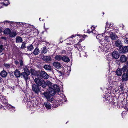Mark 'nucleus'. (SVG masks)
<instances>
[{"mask_svg":"<svg viewBox=\"0 0 128 128\" xmlns=\"http://www.w3.org/2000/svg\"><path fill=\"white\" fill-rule=\"evenodd\" d=\"M31 73L34 76L33 78L36 85H40V73L39 71H37L35 70L31 69Z\"/></svg>","mask_w":128,"mask_h":128,"instance_id":"1","label":"nucleus"},{"mask_svg":"<svg viewBox=\"0 0 128 128\" xmlns=\"http://www.w3.org/2000/svg\"><path fill=\"white\" fill-rule=\"evenodd\" d=\"M126 66V65L124 66L122 68H118L116 72V74L118 76H120L122 74V72H125L127 70Z\"/></svg>","mask_w":128,"mask_h":128,"instance_id":"2","label":"nucleus"},{"mask_svg":"<svg viewBox=\"0 0 128 128\" xmlns=\"http://www.w3.org/2000/svg\"><path fill=\"white\" fill-rule=\"evenodd\" d=\"M121 80L123 82H126L128 80V69L126 70V72H125L122 74Z\"/></svg>","mask_w":128,"mask_h":128,"instance_id":"3","label":"nucleus"},{"mask_svg":"<svg viewBox=\"0 0 128 128\" xmlns=\"http://www.w3.org/2000/svg\"><path fill=\"white\" fill-rule=\"evenodd\" d=\"M43 94L46 98L50 102H51V103H53L52 102L53 101L54 98L52 96L50 95L48 93L44 92Z\"/></svg>","mask_w":128,"mask_h":128,"instance_id":"4","label":"nucleus"},{"mask_svg":"<svg viewBox=\"0 0 128 128\" xmlns=\"http://www.w3.org/2000/svg\"><path fill=\"white\" fill-rule=\"evenodd\" d=\"M40 86V85L35 84L32 85V90L35 93H38L40 91V89L39 88Z\"/></svg>","mask_w":128,"mask_h":128,"instance_id":"5","label":"nucleus"},{"mask_svg":"<svg viewBox=\"0 0 128 128\" xmlns=\"http://www.w3.org/2000/svg\"><path fill=\"white\" fill-rule=\"evenodd\" d=\"M120 49V52L121 53L125 54L128 52V46H124Z\"/></svg>","mask_w":128,"mask_h":128,"instance_id":"6","label":"nucleus"},{"mask_svg":"<svg viewBox=\"0 0 128 128\" xmlns=\"http://www.w3.org/2000/svg\"><path fill=\"white\" fill-rule=\"evenodd\" d=\"M0 100L5 105L8 106V101L6 99V96H2L0 98Z\"/></svg>","mask_w":128,"mask_h":128,"instance_id":"7","label":"nucleus"},{"mask_svg":"<svg viewBox=\"0 0 128 128\" xmlns=\"http://www.w3.org/2000/svg\"><path fill=\"white\" fill-rule=\"evenodd\" d=\"M115 44L116 47L119 48H121L122 46V42L120 39H118L116 40L115 42Z\"/></svg>","mask_w":128,"mask_h":128,"instance_id":"8","label":"nucleus"},{"mask_svg":"<svg viewBox=\"0 0 128 128\" xmlns=\"http://www.w3.org/2000/svg\"><path fill=\"white\" fill-rule=\"evenodd\" d=\"M110 36L112 40H116L118 38L116 34L112 32L110 33Z\"/></svg>","mask_w":128,"mask_h":128,"instance_id":"9","label":"nucleus"},{"mask_svg":"<svg viewBox=\"0 0 128 128\" xmlns=\"http://www.w3.org/2000/svg\"><path fill=\"white\" fill-rule=\"evenodd\" d=\"M48 90V92H49L48 93L50 96H54L56 94V92L54 90L53 88L52 87H49Z\"/></svg>","mask_w":128,"mask_h":128,"instance_id":"10","label":"nucleus"},{"mask_svg":"<svg viewBox=\"0 0 128 128\" xmlns=\"http://www.w3.org/2000/svg\"><path fill=\"white\" fill-rule=\"evenodd\" d=\"M112 56L113 58L116 59L118 58L120 56V55L118 52L116 51H114L112 52Z\"/></svg>","mask_w":128,"mask_h":128,"instance_id":"11","label":"nucleus"},{"mask_svg":"<svg viewBox=\"0 0 128 128\" xmlns=\"http://www.w3.org/2000/svg\"><path fill=\"white\" fill-rule=\"evenodd\" d=\"M41 58L42 60L46 62H48L51 60V57L50 56H42Z\"/></svg>","mask_w":128,"mask_h":128,"instance_id":"12","label":"nucleus"},{"mask_svg":"<svg viewBox=\"0 0 128 128\" xmlns=\"http://www.w3.org/2000/svg\"><path fill=\"white\" fill-rule=\"evenodd\" d=\"M48 76V74L45 72L41 71L40 72V77H42L44 79H47Z\"/></svg>","mask_w":128,"mask_h":128,"instance_id":"13","label":"nucleus"},{"mask_svg":"<svg viewBox=\"0 0 128 128\" xmlns=\"http://www.w3.org/2000/svg\"><path fill=\"white\" fill-rule=\"evenodd\" d=\"M128 58L124 55H122L120 58V62L122 63L125 62L127 60Z\"/></svg>","mask_w":128,"mask_h":128,"instance_id":"14","label":"nucleus"},{"mask_svg":"<svg viewBox=\"0 0 128 128\" xmlns=\"http://www.w3.org/2000/svg\"><path fill=\"white\" fill-rule=\"evenodd\" d=\"M14 75L17 78L20 77L22 75V74H21L20 72L18 69H16L14 71Z\"/></svg>","mask_w":128,"mask_h":128,"instance_id":"15","label":"nucleus"},{"mask_svg":"<svg viewBox=\"0 0 128 128\" xmlns=\"http://www.w3.org/2000/svg\"><path fill=\"white\" fill-rule=\"evenodd\" d=\"M53 64L54 66L57 69H59L61 67V65L60 63L58 62H54Z\"/></svg>","mask_w":128,"mask_h":128,"instance_id":"16","label":"nucleus"},{"mask_svg":"<svg viewBox=\"0 0 128 128\" xmlns=\"http://www.w3.org/2000/svg\"><path fill=\"white\" fill-rule=\"evenodd\" d=\"M18 34V33L16 31H11L9 34V36L11 38L15 37Z\"/></svg>","mask_w":128,"mask_h":128,"instance_id":"17","label":"nucleus"},{"mask_svg":"<svg viewBox=\"0 0 128 128\" xmlns=\"http://www.w3.org/2000/svg\"><path fill=\"white\" fill-rule=\"evenodd\" d=\"M52 87V88H53L56 92H60L59 88L56 85H54Z\"/></svg>","mask_w":128,"mask_h":128,"instance_id":"18","label":"nucleus"},{"mask_svg":"<svg viewBox=\"0 0 128 128\" xmlns=\"http://www.w3.org/2000/svg\"><path fill=\"white\" fill-rule=\"evenodd\" d=\"M29 74H27L25 72H23L22 74V75L23 76L25 80L26 81L28 79V75Z\"/></svg>","mask_w":128,"mask_h":128,"instance_id":"19","label":"nucleus"},{"mask_svg":"<svg viewBox=\"0 0 128 128\" xmlns=\"http://www.w3.org/2000/svg\"><path fill=\"white\" fill-rule=\"evenodd\" d=\"M8 74L7 73L5 70H3L0 73V75L2 77L5 78Z\"/></svg>","mask_w":128,"mask_h":128,"instance_id":"20","label":"nucleus"},{"mask_svg":"<svg viewBox=\"0 0 128 128\" xmlns=\"http://www.w3.org/2000/svg\"><path fill=\"white\" fill-rule=\"evenodd\" d=\"M62 60L63 61L68 62L70 61V60L68 57L64 56L62 57Z\"/></svg>","mask_w":128,"mask_h":128,"instance_id":"21","label":"nucleus"},{"mask_svg":"<svg viewBox=\"0 0 128 128\" xmlns=\"http://www.w3.org/2000/svg\"><path fill=\"white\" fill-rule=\"evenodd\" d=\"M47 86V84L44 80H40V86L43 88H45Z\"/></svg>","mask_w":128,"mask_h":128,"instance_id":"22","label":"nucleus"},{"mask_svg":"<svg viewBox=\"0 0 128 128\" xmlns=\"http://www.w3.org/2000/svg\"><path fill=\"white\" fill-rule=\"evenodd\" d=\"M44 104L46 107L47 109H50L51 108L50 104L49 102H44Z\"/></svg>","mask_w":128,"mask_h":128,"instance_id":"23","label":"nucleus"},{"mask_svg":"<svg viewBox=\"0 0 128 128\" xmlns=\"http://www.w3.org/2000/svg\"><path fill=\"white\" fill-rule=\"evenodd\" d=\"M3 32L4 34L9 35L11 32V30L8 28H6L4 30Z\"/></svg>","mask_w":128,"mask_h":128,"instance_id":"24","label":"nucleus"},{"mask_svg":"<svg viewBox=\"0 0 128 128\" xmlns=\"http://www.w3.org/2000/svg\"><path fill=\"white\" fill-rule=\"evenodd\" d=\"M17 23L16 22H10L8 21H6L4 22H0V24H16Z\"/></svg>","mask_w":128,"mask_h":128,"instance_id":"25","label":"nucleus"},{"mask_svg":"<svg viewBox=\"0 0 128 128\" xmlns=\"http://www.w3.org/2000/svg\"><path fill=\"white\" fill-rule=\"evenodd\" d=\"M95 28V27L94 26H92L90 28L88 29L87 31L88 32L90 33L92 32L93 30H94Z\"/></svg>","mask_w":128,"mask_h":128,"instance_id":"26","label":"nucleus"},{"mask_svg":"<svg viewBox=\"0 0 128 128\" xmlns=\"http://www.w3.org/2000/svg\"><path fill=\"white\" fill-rule=\"evenodd\" d=\"M22 40L21 37L19 36H17L16 39V43L22 42Z\"/></svg>","mask_w":128,"mask_h":128,"instance_id":"27","label":"nucleus"},{"mask_svg":"<svg viewBox=\"0 0 128 128\" xmlns=\"http://www.w3.org/2000/svg\"><path fill=\"white\" fill-rule=\"evenodd\" d=\"M62 56L60 55H56L55 56V59L58 61H59L62 59Z\"/></svg>","mask_w":128,"mask_h":128,"instance_id":"28","label":"nucleus"},{"mask_svg":"<svg viewBox=\"0 0 128 128\" xmlns=\"http://www.w3.org/2000/svg\"><path fill=\"white\" fill-rule=\"evenodd\" d=\"M74 47L75 48H76L78 50H79V48H82V46L80 44L79 42H78L77 44H74Z\"/></svg>","mask_w":128,"mask_h":128,"instance_id":"29","label":"nucleus"},{"mask_svg":"<svg viewBox=\"0 0 128 128\" xmlns=\"http://www.w3.org/2000/svg\"><path fill=\"white\" fill-rule=\"evenodd\" d=\"M40 50L38 48H36L33 51V53L34 55H36L38 54Z\"/></svg>","mask_w":128,"mask_h":128,"instance_id":"30","label":"nucleus"},{"mask_svg":"<svg viewBox=\"0 0 128 128\" xmlns=\"http://www.w3.org/2000/svg\"><path fill=\"white\" fill-rule=\"evenodd\" d=\"M44 68L46 70H52L51 67L49 65H45L44 66Z\"/></svg>","mask_w":128,"mask_h":128,"instance_id":"31","label":"nucleus"},{"mask_svg":"<svg viewBox=\"0 0 128 128\" xmlns=\"http://www.w3.org/2000/svg\"><path fill=\"white\" fill-rule=\"evenodd\" d=\"M47 52V50L46 49L45 47H44L41 50V52L42 54H44Z\"/></svg>","mask_w":128,"mask_h":128,"instance_id":"32","label":"nucleus"},{"mask_svg":"<svg viewBox=\"0 0 128 128\" xmlns=\"http://www.w3.org/2000/svg\"><path fill=\"white\" fill-rule=\"evenodd\" d=\"M27 48L28 50L29 51H31L33 49L34 47L33 46V45L32 44H31L30 46L27 47Z\"/></svg>","mask_w":128,"mask_h":128,"instance_id":"33","label":"nucleus"},{"mask_svg":"<svg viewBox=\"0 0 128 128\" xmlns=\"http://www.w3.org/2000/svg\"><path fill=\"white\" fill-rule=\"evenodd\" d=\"M110 36H105L104 40L106 42H109L110 41Z\"/></svg>","mask_w":128,"mask_h":128,"instance_id":"34","label":"nucleus"},{"mask_svg":"<svg viewBox=\"0 0 128 128\" xmlns=\"http://www.w3.org/2000/svg\"><path fill=\"white\" fill-rule=\"evenodd\" d=\"M57 74L58 75H59V76H63L64 75V73L63 72L58 70H57Z\"/></svg>","mask_w":128,"mask_h":128,"instance_id":"35","label":"nucleus"},{"mask_svg":"<svg viewBox=\"0 0 128 128\" xmlns=\"http://www.w3.org/2000/svg\"><path fill=\"white\" fill-rule=\"evenodd\" d=\"M9 107L11 109V110L12 112H14L15 110V108L14 107L12 106L11 105H9Z\"/></svg>","mask_w":128,"mask_h":128,"instance_id":"36","label":"nucleus"},{"mask_svg":"<svg viewBox=\"0 0 128 128\" xmlns=\"http://www.w3.org/2000/svg\"><path fill=\"white\" fill-rule=\"evenodd\" d=\"M52 106L54 108H56L58 107V104L57 102H54L52 104Z\"/></svg>","mask_w":128,"mask_h":128,"instance_id":"37","label":"nucleus"},{"mask_svg":"<svg viewBox=\"0 0 128 128\" xmlns=\"http://www.w3.org/2000/svg\"><path fill=\"white\" fill-rule=\"evenodd\" d=\"M112 24H106V29H107V30H108L109 28H111L112 27Z\"/></svg>","mask_w":128,"mask_h":128,"instance_id":"38","label":"nucleus"},{"mask_svg":"<svg viewBox=\"0 0 128 128\" xmlns=\"http://www.w3.org/2000/svg\"><path fill=\"white\" fill-rule=\"evenodd\" d=\"M25 72V73H27V74H30V72L29 70L27 68H24V72Z\"/></svg>","mask_w":128,"mask_h":128,"instance_id":"39","label":"nucleus"},{"mask_svg":"<svg viewBox=\"0 0 128 128\" xmlns=\"http://www.w3.org/2000/svg\"><path fill=\"white\" fill-rule=\"evenodd\" d=\"M120 91L121 92H123L124 90V86L123 84H121L120 86Z\"/></svg>","mask_w":128,"mask_h":128,"instance_id":"40","label":"nucleus"},{"mask_svg":"<svg viewBox=\"0 0 128 128\" xmlns=\"http://www.w3.org/2000/svg\"><path fill=\"white\" fill-rule=\"evenodd\" d=\"M9 4V3L8 0H4L3 2V4L6 6H7Z\"/></svg>","mask_w":128,"mask_h":128,"instance_id":"41","label":"nucleus"},{"mask_svg":"<svg viewBox=\"0 0 128 128\" xmlns=\"http://www.w3.org/2000/svg\"><path fill=\"white\" fill-rule=\"evenodd\" d=\"M4 65L7 68H9L10 67V65L9 64L4 63Z\"/></svg>","mask_w":128,"mask_h":128,"instance_id":"42","label":"nucleus"},{"mask_svg":"<svg viewBox=\"0 0 128 128\" xmlns=\"http://www.w3.org/2000/svg\"><path fill=\"white\" fill-rule=\"evenodd\" d=\"M26 48L25 46V44L24 43V42H23L22 45V46L20 47V48L23 49L24 48Z\"/></svg>","mask_w":128,"mask_h":128,"instance_id":"43","label":"nucleus"},{"mask_svg":"<svg viewBox=\"0 0 128 128\" xmlns=\"http://www.w3.org/2000/svg\"><path fill=\"white\" fill-rule=\"evenodd\" d=\"M46 83L47 84V86H48L49 87L51 86L52 83L49 81L48 82Z\"/></svg>","mask_w":128,"mask_h":128,"instance_id":"44","label":"nucleus"},{"mask_svg":"<svg viewBox=\"0 0 128 128\" xmlns=\"http://www.w3.org/2000/svg\"><path fill=\"white\" fill-rule=\"evenodd\" d=\"M20 62V66H22L23 65V62L22 60H19Z\"/></svg>","mask_w":128,"mask_h":128,"instance_id":"45","label":"nucleus"},{"mask_svg":"<svg viewBox=\"0 0 128 128\" xmlns=\"http://www.w3.org/2000/svg\"><path fill=\"white\" fill-rule=\"evenodd\" d=\"M66 51L65 50H62V51L61 52V54H65L66 53Z\"/></svg>","mask_w":128,"mask_h":128,"instance_id":"46","label":"nucleus"},{"mask_svg":"<svg viewBox=\"0 0 128 128\" xmlns=\"http://www.w3.org/2000/svg\"><path fill=\"white\" fill-rule=\"evenodd\" d=\"M14 62H15V63L16 64H19V62L17 60L15 61Z\"/></svg>","mask_w":128,"mask_h":128,"instance_id":"47","label":"nucleus"},{"mask_svg":"<svg viewBox=\"0 0 128 128\" xmlns=\"http://www.w3.org/2000/svg\"><path fill=\"white\" fill-rule=\"evenodd\" d=\"M63 42V40L62 38H60V42L61 43H62Z\"/></svg>","mask_w":128,"mask_h":128,"instance_id":"48","label":"nucleus"},{"mask_svg":"<svg viewBox=\"0 0 128 128\" xmlns=\"http://www.w3.org/2000/svg\"><path fill=\"white\" fill-rule=\"evenodd\" d=\"M77 35L75 34V35H73L72 36H71L70 38H73L74 37H75Z\"/></svg>","mask_w":128,"mask_h":128,"instance_id":"49","label":"nucleus"},{"mask_svg":"<svg viewBox=\"0 0 128 128\" xmlns=\"http://www.w3.org/2000/svg\"><path fill=\"white\" fill-rule=\"evenodd\" d=\"M113 104L115 105H116V104H117L118 107H119V108H120V106H119L118 104H117L116 103L115 104V103L114 102V103Z\"/></svg>","mask_w":128,"mask_h":128,"instance_id":"50","label":"nucleus"},{"mask_svg":"<svg viewBox=\"0 0 128 128\" xmlns=\"http://www.w3.org/2000/svg\"><path fill=\"white\" fill-rule=\"evenodd\" d=\"M126 66L127 68V70L128 69V61L126 62Z\"/></svg>","mask_w":128,"mask_h":128,"instance_id":"51","label":"nucleus"},{"mask_svg":"<svg viewBox=\"0 0 128 128\" xmlns=\"http://www.w3.org/2000/svg\"><path fill=\"white\" fill-rule=\"evenodd\" d=\"M2 80H3L2 78H1V77L0 76V83L2 82Z\"/></svg>","mask_w":128,"mask_h":128,"instance_id":"52","label":"nucleus"},{"mask_svg":"<svg viewBox=\"0 0 128 128\" xmlns=\"http://www.w3.org/2000/svg\"><path fill=\"white\" fill-rule=\"evenodd\" d=\"M3 48V46L0 44V50H2Z\"/></svg>","mask_w":128,"mask_h":128,"instance_id":"53","label":"nucleus"},{"mask_svg":"<svg viewBox=\"0 0 128 128\" xmlns=\"http://www.w3.org/2000/svg\"><path fill=\"white\" fill-rule=\"evenodd\" d=\"M126 42L128 44V38H126Z\"/></svg>","mask_w":128,"mask_h":128,"instance_id":"54","label":"nucleus"},{"mask_svg":"<svg viewBox=\"0 0 128 128\" xmlns=\"http://www.w3.org/2000/svg\"><path fill=\"white\" fill-rule=\"evenodd\" d=\"M125 109L127 111H128V108L126 107Z\"/></svg>","mask_w":128,"mask_h":128,"instance_id":"55","label":"nucleus"},{"mask_svg":"<svg viewBox=\"0 0 128 128\" xmlns=\"http://www.w3.org/2000/svg\"><path fill=\"white\" fill-rule=\"evenodd\" d=\"M99 48H100V49H102V46H99Z\"/></svg>","mask_w":128,"mask_h":128,"instance_id":"56","label":"nucleus"},{"mask_svg":"<svg viewBox=\"0 0 128 128\" xmlns=\"http://www.w3.org/2000/svg\"><path fill=\"white\" fill-rule=\"evenodd\" d=\"M2 108V106L0 104V108Z\"/></svg>","mask_w":128,"mask_h":128,"instance_id":"57","label":"nucleus"},{"mask_svg":"<svg viewBox=\"0 0 128 128\" xmlns=\"http://www.w3.org/2000/svg\"><path fill=\"white\" fill-rule=\"evenodd\" d=\"M1 31L0 30V33L1 32Z\"/></svg>","mask_w":128,"mask_h":128,"instance_id":"58","label":"nucleus"},{"mask_svg":"<svg viewBox=\"0 0 128 128\" xmlns=\"http://www.w3.org/2000/svg\"><path fill=\"white\" fill-rule=\"evenodd\" d=\"M45 25H44V28H45Z\"/></svg>","mask_w":128,"mask_h":128,"instance_id":"59","label":"nucleus"},{"mask_svg":"<svg viewBox=\"0 0 128 128\" xmlns=\"http://www.w3.org/2000/svg\"><path fill=\"white\" fill-rule=\"evenodd\" d=\"M108 23V22H106V24H107Z\"/></svg>","mask_w":128,"mask_h":128,"instance_id":"60","label":"nucleus"},{"mask_svg":"<svg viewBox=\"0 0 128 128\" xmlns=\"http://www.w3.org/2000/svg\"><path fill=\"white\" fill-rule=\"evenodd\" d=\"M43 32H42V33L43 34Z\"/></svg>","mask_w":128,"mask_h":128,"instance_id":"61","label":"nucleus"},{"mask_svg":"<svg viewBox=\"0 0 128 128\" xmlns=\"http://www.w3.org/2000/svg\"><path fill=\"white\" fill-rule=\"evenodd\" d=\"M39 20H40V18H39Z\"/></svg>","mask_w":128,"mask_h":128,"instance_id":"62","label":"nucleus"}]
</instances>
